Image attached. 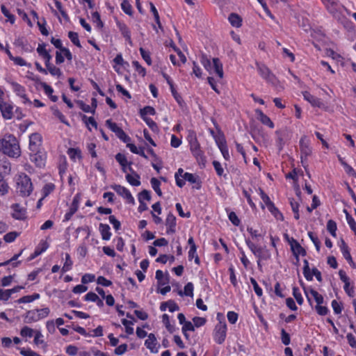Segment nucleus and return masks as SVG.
<instances>
[{
  "instance_id": "nucleus-1",
  "label": "nucleus",
  "mask_w": 356,
  "mask_h": 356,
  "mask_svg": "<svg viewBox=\"0 0 356 356\" xmlns=\"http://www.w3.org/2000/svg\"><path fill=\"white\" fill-rule=\"evenodd\" d=\"M0 152L12 158L19 157L21 150L16 137L12 134H7L0 138Z\"/></svg>"
},
{
  "instance_id": "nucleus-2",
  "label": "nucleus",
  "mask_w": 356,
  "mask_h": 356,
  "mask_svg": "<svg viewBox=\"0 0 356 356\" xmlns=\"http://www.w3.org/2000/svg\"><path fill=\"white\" fill-rule=\"evenodd\" d=\"M321 1L333 18L339 22H343L346 19L345 13H348V10L339 0H321Z\"/></svg>"
},
{
  "instance_id": "nucleus-3",
  "label": "nucleus",
  "mask_w": 356,
  "mask_h": 356,
  "mask_svg": "<svg viewBox=\"0 0 356 356\" xmlns=\"http://www.w3.org/2000/svg\"><path fill=\"white\" fill-rule=\"evenodd\" d=\"M17 193L22 197L29 196L33 190V184L30 177L25 173L18 175L16 179Z\"/></svg>"
},
{
  "instance_id": "nucleus-4",
  "label": "nucleus",
  "mask_w": 356,
  "mask_h": 356,
  "mask_svg": "<svg viewBox=\"0 0 356 356\" xmlns=\"http://www.w3.org/2000/svg\"><path fill=\"white\" fill-rule=\"evenodd\" d=\"M201 63L204 67L210 73L216 74L219 79L223 78L222 64L218 58H213L212 63L204 55L201 57Z\"/></svg>"
},
{
  "instance_id": "nucleus-5",
  "label": "nucleus",
  "mask_w": 356,
  "mask_h": 356,
  "mask_svg": "<svg viewBox=\"0 0 356 356\" xmlns=\"http://www.w3.org/2000/svg\"><path fill=\"white\" fill-rule=\"evenodd\" d=\"M245 243L253 254L258 259V266L260 265L261 260H267L270 258V253L266 246L257 245L250 238H245Z\"/></svg>"
},
{
  "instance_id": "nucleus-6",
  "label": "nucleus",
  "mask_w": 356,
  "mask_h": 356,
  "mask_svg": "<svg viewBox=\"0 0 356 356\" xmlns=\"http://www.w3.org/2000/svg\"><path fill=\"white\" fill-rule=\"evenodd\" d=\"M300 159L304 168L307 163V158L312 154V149L309 145V140L306 136L301 137L300 140Z\"/></svg>"
},
{
  "instance_id": "nucleus-7",
  "label": "nucleus",
  "mask_w": 356,
  "mask_h": 356,
  "mask_svg": "<svg viewBox=\"0 0 356 356\" xmlns=\"http://www.w3.org/2000/svg\"><path fill=\"white\" fill-rule=\"evenodd\" d=\"M227 325L225 322L220 321L215 327L213 332L214 341L218 343H222L226 338Z\"/></svg>"
},
{
  "instance_id": "nucleus-8",
  "label": "nucleus",
  "mask_w": 356,
  "mask_h": 356,
  "mask_svg": "<svg viewBox=\"0 0 356 356\" xmlns=\"http://www.w3.org/2000/svg\"><path fill=\"white\" fill-rule=\"evenodd\" d=\"M12 89L17 96L22 99V102L25 105H31L32 102L29 99L26 94V89L24 86L16 82L10 83Z\"/></svg>"
},
{
  "instance_id": "nucleus-9",
  "label": "nucleus",
  "mask_w": 356,
  "mask_h": 356,
  "mask_svg": "<svg viewBox=\"0 0 356 356\" xmlns=\"http://www.w3.org/2000/svg\"><path fill=\"white\" fill-rule=\"evenodd\" d=\"M15 106L12 102L3 101L0 104V112L2 118L6 120H11L14 118Z\"/></svg>"
},
{
  "instance_id": "nucleus-10",
  "label": "nucleus",
  "mask_w": 356,
  "mask_h": 356,
  "mask_svg": "<svg viewBox=\"0 0 356 356\" xmlns=\"http://www.w3.org/2000/svg\"><path fill=\"white\" fill-rule=\"evenodd\" d=\"M111 188H113L119 195L122 197L124 200H126L127 202L129 204H134L135 200L130 191L125 187L118 185L114 184L112 185Z\"/></svg>"
},
{
  "instance_id": "nucleus-11",
  "label": "nucleus",
  "mask_w": 356,
  "mask_h": 356,
  "mask_svg": "<svg viewBox=\"0 0 356 356\" xmlns=\"http://www.w3.org/2000/svg\"><path fill=\"white\" fill-rule=\"evenodd\" d=\"M276 134L277 135V142L280 149H282L283 146L291 140L292 138V132L287 128L277 131Z\"/></svg>"
},
{
  "instance_id": "nucleus-12",
  "label": "nucleus",
  "mask_w": 356,
  "mask_h": 356,
  "mask_svg": "<svg viewBox=\"0 0 356 356\" xmlns=\"http://www.w3.org/2000/svg\"><path fill=\"white\" fill-rule=\"evenodd\" d=\"M257 70L260 76L265 79L267 82L272 84H275L276 82V78L270 70L265 65L261 63H257Z\"/></svg>"
},
{
  "instance_id": "nucleus-13",
  "label": "nucleus",
  "mask_w": 356,
  "mask_h": 356,
  "mask_svg": "<svg viewBox=\"0 0 356 356\" xmlns=\"http://www.w3.org/2000/svg\"><path fill=\"white\" fill-rule=\"evenodd\" d=\"M42 145V136L38 133H33L29 136V149L34 153L37 154L39 152L40 147Z\"/></svg>"
},
{
  "instance_id": "nucleus-14",
  "label": "nucleus",
  "mask_w": 356,
  "mask_h": 356,
  "mask_svg": "<svg viewBox=\"0 0 356 356\" xmlns=\"http://www.w3.org/2000/svg\"><path fill=\"white\" fill-rule=\"evenodd\" d=\"M79 200L80 198L77 195L74 196L68 211L65 215L63 222L70 220L72 216L79 209Z\"/></svg>"
},
{
  "instance_id": "nucleus-15",
  "label": "nucleus",
  "mask_w": 356,
  "mask_h": 356,
  "mask_svg": "<svg viewBox=\"0 0 356 356\" xmlns=\"http://www.w3.org/2000/svg\"><path fill=\"white\" fill-rule=\"evenodd\" d=\"M13 210L12 216L17 220H24L26 218V209L19 204H13L11 206Z\"/></svg>"
},
{
  "instance_id": "nucleus-16",
  "label": "nucleus",
  "mask_w": 356,
  "mask_h": 356,
  "mask_svg": "<svg viewBox=\"0 0 356 356\" xmlns=\"http://www.w3.org/2000/svg\"><path fill=\"white\" fill-rule=\"evenodd\" d=\"M305 293L309 302L311 303L310 296H312L314 298L317 305H322L323 303L324 298L323 296L318 293L316 291L314 290L313 289H305Z\"/></svg>"
},
{
  "instance_id": "nucleus-17",
  "label": "nucleus",
  "mask_w": 356,
  "mask_h": 356,
  "mask_svg": "<svg viewBox=\"0 0 356 356\" xmlns=\"http://www.w3.org/2000/svg\"><path fill=\"white\" fill-rule=\"evenodd\" d=\"M145 346L153 353H158V344L155 335L150 333L145 341Z\"/></svg>"
},
{
  "instance_id": "nucleus-18",
  "label": "nucleus",
  "mask_w": 356,
  "mask_h": 356,
  "mask_svg": "<svg viewBox=\"0 0 356 356\" xmlns=\"http://www.w3.org/2000/svg\"><path fill=\"white\" fill-rule=\"evenodd\" d=\"M291 248L293 253V254L296 257L298 260V256L302 255L305 256L306 254L305 250L300 245V243L295 239L292 238L290 242Z\"/></svg>"
},
{
  "instance_id": "nucleus-19",
  "label": "nucleus",
  "mask_w": 356,
  "mask_h": 356,
  "mask_svg": "<svg viewBox=\"0 0 356 356\" xmlns=\"http://www.w3.org/2000/svg\"><path fill=\"white\" fill-rule=\"evenodd\" d=\"M165 225L167 227V234H174L176 231V217L171 213H168L165 219Z\"/></svg>"
},
{
  "instance_id": "nucleus-20",
  "label": "nucleus",
  "mask_w": 356,
  "mask_h": 356,
  "mask_svg": "<svg viewBox=\"0 0 356 356\" xmlns=\"http://www.w3.org/2000/svg\"><path fill=\"white\" fill-rule=\"evenodd\" d=\"M117 26L121 32L122 35L125 38L126 40L130 44H132L131 39V33L127 25L120 21H117Z\"/></svg>"
},
{
  "instance_id": "nucleus-21",
  "label": "nucleus",
  "mask_w": 356,
  "mask_h": 356,
  "mask_svg": "<svg viewBox=\"0 0 356 356\" xmlns=\"http://www.w3.org/2000/svg\"><path fill=\"white\" fill-rule=\"evenodd\" d=\"M22 289V286H18L11 289H0V300H8L13 293L19 292Z\"/></svg>"
},
{
  "instance_id": "nucleus-22",
  "label": "nucleus",
  "mask_w": 356,
  "mask_h": 356,
  "mask_svg": "<svg viewBox=\"0 0 356 356\" xmlns=\"http://www.w3.org/2000/svg\"><path fill=\"white\" fill-rule=\"evenodd\" d=\"M129 170L131 171L133 175L127 174L126 175L127 181L132 186H138L140 185V176L136 174L132 169L131 167H129Z\"/></svg>"
},
{
  "instance_id": "nucleus-23",
  "label": "nucleus",
  "mask_w": 356,
  "mask_h": 356,
  "mask_svg": "<svg viewBox=\"0 0 356 356\" xmlns=\"http://www.w3.org/2000/svg\"><path fill=\"white\" fill-rule=\"evenodd\" d=\"M256 113L257 115V118L261 122L268 127L273 129L274 128V123L271 121V120L265 115L261 110H256Z\"/></svg>"
},
{
  "instance_id": "nucleus-24",
  "label": "nucleus",
  "mask_w": 356,
  "mask_h": 356,
  "mask_svg": "<svg viewBox=\"0 0 356 356\" xmlns=\"http://www.w3.org/2000/svg\"><path fill=\"white\" fill-rule=\"evenodd\" d=\"M303 97L305 100L309 102L314 106L321 107L323 105V103L320 99L311 95L309 92H304Z\"/></svg>"
},
{
  "instance_id": "nucleus-25",
  "label": "nucleus",
  "mask_w": 356,
  "mask_h": 356,
  "mask_svg": "<svg viewBox=\"0 0 356 356\" xmlns=\"http://www.w3.org/2000/svg\"><path fill=\"white\" fill-rule=\"evenodd\" d=\"M187 140L190 145V149L198 148L200 147V143L197 141L196 134L193 131H189L187 136Z\"/></svg>"
},
{
  "instance_id": "nucleus-26",
  "label": "nucleus",
  "mask_w": 356,
  "mask_h": 356,
  "mask_svg": "<svg viewBox=\"0 0 356 356\" xmlns=\"http://www.w3.org/2000/svg\"><path fill=\"white\" fill-rule=\"evenodd\" d=\"M110 229H111L108 225L103 223L99 224V232L103 240L108 241L111 238V232Z\"/></svg>"
},
{
  "instance_id": "nucleus-27",
  "label": "nucleus",
  "mask_w": 356,
  "mask_h": 356,
  "mask_svg": "<svg viewBox=\"0 0 356 356\" xmlns=\"http://www.w3.org/2000/svg\"><path fill=\"white\" fill-rule=\"evenodd\" d=\"M38 316L37 315L35 309L28 311L24 318V321L26 323H32L38 321Z\"/></svg>"
},
{
  "instance_id": "nucleus-28",
  "label": "nucleus",
  "mask_w": 356,
  "mask_h": 356,
  "mask_svg": "<svg viewBox=\"0 0 356 356\" xmlns=\"http://www.w3.org/2000/svg\"><path fill=\"white\" fill-rule=\"evenodd\" d=\"M106 126L115 134L116 136L119 138L124 131L118 126L115 122H112L111 120H107L106 121Z\"/></svg>"
},
{
  "instance_id": "nucleus-29",
  "label": "nucleus",
  "mask_w": 356,
  "mask_h": 356,
  "mask_svg": "<svg viewBox=\"0 0 356 356\" xmlns=\"http://www.w3.org/2000/svg\"><path fill=\"white\" fill-rule=\"evenodd\" d=\"M49 248V244L47 241H41L38 245V246L36 248L33 256L32 259L35 258V257H38L40 254H42L43 252L46 251L47 249Z\"/></svg>"
},
{
  "instance_id": "nucleus-30",
  "label": "nucleus",
  "mask_w": 356,
  "mask_h": 356,
  "mask_svg": "<svg viewBox=\"0 0 356 356\" xmlns=\"http://www.w3.org/2000/svg\"><path fill=\"white\" fill-rule=\"evenodd\" d=\"M43 334L39 330H35L34 333V340L33 342L36 346L42 345L44 348L47 347V343L43 339Z\"/></svg>"
},
{
  "instance_id": "nucleus-31",
  "label": "nucleus",
  "mask_w": 356,
  "mask_h": 356,
  "mask_svg": "<svg viewBox=\"0 0 356 356\" xmlns=\"http://www.w3.org/2000/svg\"><path fill=\"white\" fill-rule=\"evenodd\" d=\"M9 186L7 181L3 179L1 173H0V195H6L9 191Z\"/></svg>"
},
{
  "instance_id": "nucleus-32",
  "label": "nucleus",
  "mask_w": 356,
  "mask_h": 356,
  "mask_svg": "<svg viewBox=\"0 0 356 356\" xmlns=\"http://www.w3.org/2000/svg\"><path fill=\"white\" fill-rule=\"evenodd\" d=\"M228 19L233 26L240 27L241 26V18L236 13L230 14Z\"/></svg>"
},
{
  "instance_id": "nucleus-33",
  "label": "nucleus",
  "mask_w": 356,
  "mask_h": 356,
  "mask_svg": "<svg viewBox=\"0 0 356 356\" xmlns=\"http://www.w3.org/2000/svg\"><path fill=\"white\" fill-rule=\"evenodd\" d=\"M218 146L225 160H229V154L227 146L225 141H217Z\"/></svg>"
},
{
  "instance_id": "nucleus-34",
  "label": "nucleus",
  "mask_w": 356,
  "mask_h": 356,
  "mask_svg": "<svg viewBox=\"0 0 356 356\" xmlns=\"http://www.w3.org/2000/svg\"><path fill=\"white\" fill-rule=\"evenodd\" d=\"M140 116L143 118V120H145V118H149L147 115H154L156 113L155 109L149 106L144 107L143 109H140Z\"/></svg>"
},
{
  "instance_id": "nucleus-35",
  "label": "nucleus",
  "mask_w": 356,
  "mask_h": 356,
  "mask_svg": "<svg viewBox=\"0 0 356 356\" xmlns=\"http://www.w3.org/2000/svg\"><path fill=\"white\" fill-rule=\"evenodd\" d=\"M341 250L342 252V254L343 257L348 261H352V257L350 254L348 247L344 242V241H341V245H340Z\"/></svg>"
},
{
  "instance_id": "nucleus-36",
  "label": "nucleus",
  "mask_w": 356,
  "mask_h": 356,
  "mask_svg": "<svg viewBox=\"0 0 356 356\" xmlns=\"http://www.w3.org/2000/svg\"><path fill=\"white\" fill-rule=\"evenodd\" d=\"M10 171V164L5 157L0 158V172H3L4 173L9 172Z\"/></svg>"
},
{
  "instance_id": "nucleus-37",
  "label": "nucleus",
  "mask_w": 356,
  "mask_h": 356,
  "mask_svg": "<svg viewBox=\"0 0 356 356\" xmlns=\"http://www.w3.org/2000/svg\"><path fill=\"white\" fill-rule=\"evenodd\" d=\"M259 194L261 196L264 203L266 204V207L268 209L271 207V205L274 204V203L270 200V197L267 194H266L261 188L258 189Z\"/></svg>"
},
{
  "instance_id": "nucleus-38",
  "label": "nucleus",
  "mask_w": 356,
  "mask_h": 356,
  "mask_svg": "<svg viewBox=\"0 0 356 356\" xmlns=\"http://www.w3.org/2000/svg\"><path fill=\"white\" fill-rule=\"evenodd\" d=\"M40 298L39 293H34L31 296H25L19 298L17 302L19 303H29L35 300H37Z\"/></svg>"
},
{
  "instance_id": "nucleus-39",
  "label": "nucleus",
  "mask_w": 356,
  "mask_h": 356,
  "mask_svg": "<svg viewBox=\"0 0 356 356\" xmlns=\"http://www.w3.org/2000/svg\"><path fill=\"white\" fill-rule=\"evenodd\" d=\"M35 332V330L33 329L28 326H24L20 330V335L24 338H31L34 335Z\"/></svg>"
},
{
  "instance_id": "nucleus-40",
  "label": "nucleus",
  "mask_w": 356,
  "mask_h": 356,
  "mask_svg": "<svg viewBox=\"0 0 356 356\" xmlns=\"http://www.w3.org/2000/svg\"><path fill=\"white\" fill-rule=\"evenodd\" d=\"M162 322L165 325L166 329L170 332L172 333L175 330V327L174 325H171L170 323L169 316L166 314H164L162 316Z\"/></svg>"
},
{
  "instance_id": "nucleus-41",
  "label": "nucleus",
  "mask_w": 356,
  "mask_h": 356,
  "mask_svg": "<svg viewBox=\"0 0 356 356\" xmlns=\"http://www.w3.org/2000/svg\"><path fill=\"white\" fill-rule=\"evenodd\" d=\"M67 154L70 158L74 161L76 159L81 158V151L79 149L70 148L67 150Z\"/></svg>"
},
{
  "instance_id": "nucleus-42",
  "label": "nucleus",
  "mask_w": 356,
  "mask_h": 356,
  "mask_svg": "<svg viewBox=\"0 0 356 356\" xmlns=\"http://www.w3.org/2000/svg\"><path fill=\"white\" fill-rule=\"evenodd\" d=\"M179 294L180 296H183L184 294L186 296H191L192 297L193 296V284L191 282H188L184 286V292L181 291H179Z\"/></svg>"
},
{
  "instance_id": "nucleus-43",
  "label": "nucleus",
  "mask_w": 356,
  "mask_h": 356,
  "mask_svg": "<svg viewBox=\"0 0 356 356\" xmlns=\"http://www.w3.org/2000/svg\"><path fill=\"white\" fill-rule=\"evenodd\" d=\"M150 183L152 185V187L154 190V191L157 193L159 196L162 195V192L160 188L161 182L156 179V178H152L150 180Z\"/></svg>"
},
{
  "instance_id": "nucleus-44",
  "label": "nucleus",
  "mask_w": 356,
  "mask_h": 356,
  "mask_svg": "<svg viewBox=\"0 0 356 356\" xmlns=\"http://www.w3.org/2000/svg\"><path fill=\"white\" fill-rule=\"evenodd\" d=\"M268 211L274 216V217L280 220H283L284 217L282 213L279 211V209L275 206V204L271 205L270 208L268 209Z\"/></svg>"
},
{
  "instance_id": "nucleus-45",
  "label": "nucleus",
  "mask_w": 356,
  "mask_h": 356,
  "mask_svg": "<svg viewBox=\"0 0 356 356\" xmlns=\"http://www.w3.org/2000/svg\"><path fill=\"white\" fill-rule=\"evenodd\" d=\"M73 262L71 259V257L68 253L65 254V261L64 263V265L62 268V272L65 273L67 271H69L72 266Z\"/></svg>"
},
{
  "instance_id": "nucleus-46",
  "label": "nucleus",
  "mask_w": 356,
  "mask_h": 356,
  "mask_svg": "<svg viewBox=\"0 0 356 356\" xmlns=\"http://www.w3.org/2000/svg\"><path fill=\"white\" fill-rule=\"evenodd\" d=\"M327 229L334 237H336L337 224L332 220H329L327 223Z\"/></svg>"
},
{
  "instance_id": "nucleus-47",
  "label": "nucleus",
  "mask_w": 356,
  "mask_h": 356,
  "mask_svg": "<svg viewBox=\"0 0 356 356\" xmlns=\"http://www.w3.org/2000/svg\"><path fill=\"white\" fill-rule=\"evenodd\" d=\"M68 37L74 45H76V47H78L79 48L81 47L77 33L73 32V31H70L68 33Z\"/></svg>"
},
{
  "instance_id": "nucleus-48",
  "label": "nucleus",
  "mask_w": 356,
  "mask_h": 356,
  "mask_svg": "<svg viewBox=\"0 0 356 356\" xmlns=\"http://www.w3.org/2000/svg\"><path fill=\"white\" fill-rule=\"evenodd\" d=\"M122 10L128 15H132V6L127 0H123L121 3Z\"/></svg>"
},
{
  "instance_id": "nucleus-49",
  "label": "nucleus",
  "mask_w": 356,
  "mask_h": 356,
  "mask_svg": "<svg viewBox=\"0 0 356 356\" xmlns=\"http://www.w3.org/2000/svg\"><path fill=\"white\" fill-rule=\"evenodd\" d=\"M1 10L3 15L8 18V20L11 23L14 24L15 17L13 15L10 14L9 10L6 8V7L4 5H1Z\"/></svg>"
},
{
  "instance_id": "nucleus-50",
  "label": "nucleus",
  "mask_w": 356,
  "mask_h": 356,
  "mask_svg": "<svg viewBox=\"0 0 356 356\" xmlns=\"http://www.w3.org/2000/svg\"><path fill=\"white\" fill-rule=\"evenodd\" d=\"M55 186L52 183L47 184L42 188L43 197L48 196L51 193L54 191Z\"/></svg>"
},
{
  "instance_id": "nucleus-51",
  "label": "nucleus",
  "mask_w": 356,
  "mask_h": 356,
  "mask_svg": "<svg viewBox=\"0 0 356 356\" xmlns=\"http://www.w3.org/2000/svg\"><path fill=\"white\" fill-rule=\"evenodd\" d=\"M196 251H197V248H190L189 252H188V259H189V260L194 259L195 263L196 264H200V258H199L198 255L197 254Z\"/></svg>"
},
{
  "instance_id": "nucleus-52",
  "label": "nucleus",
  "mask_w": 356,
  "mask_h": 356,
  "mask_svg": "<svg viewBox=\"0 0 356 356\" xmlns=\"http://www.w3.org/2000/svg\"><path fill=\"white\" fill-rule=\"evenodd\" d=\"M122 323L125 327L126 332L128 334L134 333V328L131 326L134 324L132 321L124 318L122 320Z\"/></svg>"
},
{
  "instance_id": "nucleus-53",
  "label": "nucleus",
  "mask_w": 356,
  "mask_h": 356,
  "mask_svg": "<svg viewBox=\"0 0 356 356\" xmlns=\"http://www.w3.org/2000/svg\"><path fill=\"white\" fill-rule=\"evenodd\" d=\"M77 104L79 108L86 113H95V108H91L90 106L85 104L83 101H78Z\"/></svg>"
},
{
  "instance_id": "nucleus-54",
  "label": "nucleus",
  "mask_w": 356,
  "mask_h": 356,
  "mask_svg": "<svg viewBox=\"0 0 356 356\" xmlns=\"http://www.w3.org/2000/svg\"><path fill=\"white\" fill-rule=\"evenodd\" d=\"M37 315L38 316V320H41L42 318H46L50 312V310L48 307H45L40 309H35Z\"/></svg>"
},
{
  "instance_id": "nucleus-55",
  "label": "nucleus",
  "mask_w": 356,
  "mask_h": 356,
  "mask_svg": "<svg viewBox=\"0 0 356 356\" xmlns=\"http://www.w3.org/2000/svg\"><path fill=\"white\" fill-rule=\"evenodd\" d=\"M293 296H294L297 302L299 305H301L303 303V298L302 297L301 293L298 288H297V287L293 288Z\"/></svg>"
},
{
  "instance_id": "nucleus-56",
  "label": "nucleus",
  "mask_w": 356,
  "mask_h": 356,
  "mask_svg": "<svg viewBox=\"0 0 356 356\" xmlns=\"http://www.w3.org/2000/svg\"><path fill=\"white\" fill-rule=\"evenodd\" d=\"M150 200H151L150 193L147 190H143L138 194V201L139 202H144L145 200L149 201Z\"/></svg>"
},
{
  "instance_id": "nucleus-57",
  "label": "nucleus",
  "mask_w": 356,
  "mask_h": 356,
  "mask_svg": "<svg viewBox=\"0 0 356 356\" xmlns=\"http://www.w3.org/2000/svg\"><path fill=\"white\" fill-rule=\"evenodd\" d=\"M19 234L17 232H11L4 235L3 238L6 242L11 243L15 240Z\"/></svg>"
},
{
  "instance_id": "nucleus-58",
  "label": "nucleus",
  "mask_w": 356,
  "mask_h": 356,
  "mask_svg": "<svg viewBox=\"0 0 356 356\" xmlns=\"http://www.w3.org/2000/svg\"><path fill=\"white\" fill-rule=\"evenodd\" d=\"M132 65L134 67L135 70L143 76H145L146 74L145 69L142 67L138 61H133Z\"/></svg>"
},
{
  "instance_id": "nucleus-59",
  "label": "nucleus",
  "mask_w": 356,
  "mask_h": 356,
  "mask_svg": "<svg viewBox=\"0 0 356 356\" xmlns=\"http://www.w3.org/2000/svg\"><path fill=\"white\" fill-rule=\"evenodd\" d=\"M308 235L310 238V239L312 241V242L314 243L315 247H316V249L318 252L320 251V248H321V242L320 241L318 240V237L316 236H315L312 232H309L308 233Z\"/></svg>"
},
{
  "instance_id": "nucleus-60",
  "label": "nucleus",
  "mask_w": 356,
  "mask_h": 356,
  "mask_svg": "<svg viewBox=\"0 0 356 356\" xmlns=\"http://www.w3.org/2000/svg\"><path fill=\"white\" fill-rule=\"evenodd\" d=\"M193 155L197 159L198 161L204 160V154L200 149V147L198 148L193 149L191 150Z\"/></svg>"
},
{
  "instance_id": "nucleus-61",
  "label": "nucleus",
  "mask_w": 356,
  "mask_h": 356,
  "mask_svg": "<svg viewBox=\"0 0 356 356\" xmlns=\"http://www.w3.org/2000/svg\"><path fill=\"white\" fill-rule=\"evenodd\" d=\"M140 52L142 58L145 60L147 65H151L152 60L150 58L149 53L146 51L143 48H140Z\"/></svg>"
},
{
  "instance_id": "nucleus-62",
  "label": "nucleus",
  "mask_w": 356,
  "mask_h": 356,
  "mask_svg": "<svg viewBox=\"0 0 356 356\" xmlns=\"http://www.w3.org/2000/svg\"><path fill=\"white\" fill-rule=\"evenodd\" d=\"M47 69L52 76H57L58 77H60L62 75L60 70L53 65L49 66Z\"/></svg>"
},
{
  "instance_id": "nucleus-63",
  "label": "nucleus",
  "mask_w": 356,
  "mask_h": 356,
  "mask_svg": "<svg viewBox=\"0 0 356 356\" xmlns=\"http://www.w3.org/2000/svg\"><path fill=\"white\" fill-rule=\"evenodd\" d=\"M146 124L148 125V127L154 132H158L159 131V128H158V126L156 124V123L152 120L151 118H145V120H143Z\"/></svg>"
},
{
  "instance_id": "nucleus-64",
  "label": "nucleus",
  "mask_w": 356,
  "mask_h": 356,
  "mask_svg": "<svg viewBox=\"0 0 356 356\" xmlns=\"http://www.w3.org/2000/svg\"><path fill=\"white\" fill-rule=\"evenodd\" d=\"M116 161L122 165V167H126L127 165V160L124 154L118 153L115 156Z\"/></svg>"
}]
</instances>
